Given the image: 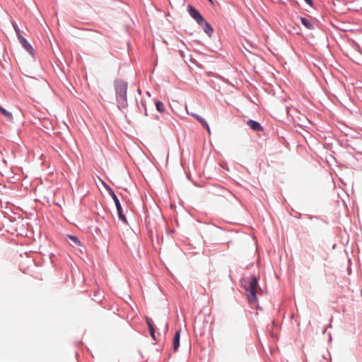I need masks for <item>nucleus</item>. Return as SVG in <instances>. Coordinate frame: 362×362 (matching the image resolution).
Masks as SVG:
<instances>
[{
  "label": "nucleus",
  "mask_w": 362,
  "mask_h": 362,
  "mask_svg": "<svg viewBox=\"0 0 362 362\" xmlns=\"http://www.w3.org/2000/svg\"><path fill=\"white\" fill-rule=\"evenodd\" d=\"M309 5H311L312 4V1L311 0H305Z\"/></svg>",
  "instance_id": "nucleus-16"
},
{
  "label": "nucleus",
  "mask_w": 362,
  "mask_h": 362,
  "mask_svg": "<svg viewBox=\"0 0 362 362\" xmlns=\"http://www.w3.org/2000/svg\"><path fill=\"white\" fill-rule=\"evenodd\" d=\"M0 112L4 116L6 117V118H8L9 120H12L13 119V115H12V113L7 111L6 109H4L3 107L0 106Z\"/></svg>",
  "instance_id": "nucleus-12"
},
{
  "label": "nucleus",
  "mask_w": 362,
  "mask_h": 362,
  "mask_svg": "<svg viewBox=\"0 0 362 362\" xmlns=\"http://www.w3.org/2000/svg\"><path fill=\"white\" fill-rule=\"evenodd\" d=\"M156 107L157 110L159 111L160 112H163L165 111V105L160 101H157L156 103Z\"/></svg>",
  "instance_id": "nucleus-13"
},
{
  "label": "nucleus",
  "mask_w": 362,
  "mask_h": 362,
  "mask_svg": "<svg viewBox=\"0 0 362 362\" xmlns=\"http://www.w3.org/2000/svg\"><path fill=\"white\" fill-rule=\"evenodd\" d=\"M13 27H14V29H15V31H16V34L18 35V37H19V36H22L21 35V31H20V29L18 28V27L17 25H13Z\"/></svg>",
  "instance_id": "nucleus-15"
},
{
  "label": "nucleus",
  "mask_w": 362,
  "mask_h": 362,
  "mask_svg": "<svg viewBox=\"0 0 362 362\" xmlns=\"http://www.w3.org/2000/svg\"><path fill=\"white\" fill-rule=\"evenodd\" d=\"M110 194L112 196V199H113V200L115 202V204L116 205L119 219L121 221H122L124 223H127V220H126L125 216L123 214L122 208V206H121V204L119 203V201L117 197L116 196V194L114 193V192L112 189H110Z\"/></svg>",
  "instance_id": "nucleus-3"
},
{
  "label": "nucleus",
  "mask_w": 362,
  "mask_h": 362,
  "mask_svg": "<svg viewBox=\"0 0 362 362\" xmlns=\"http://www.w3.org/2000/svg\"><path fill=\"white\" fill-rule=\"evenodd\" d=\"M187 114L190 115L194 118H195L197 120H198L202 124V125L207 130L208 134H211L210 127H209L208 123L206 122V121L203 117H202L201 116L198 115L197 114L193 113V112H187Z\"/></svg>",
  "instance_id": "nucleus-5"
},
{
  "label": "nucleus",
  "mask_w": 362,
  "mask_h": 362,
  "mask_svg": "<svg viewBox=\"0 0 362 362\" xmlns=\"http://www.w3.org/2000/svg\"><path fill=\"white\" fill-rule=\"evenodd\" d=\"M202 25H204V28H204V32L209 36H211V34L213 33V31H214V29L211 27V25L208 22H206V21H204V22L203 23Z\"/></svg>",
  "instance_id": "nucleus-10"
},
{
  "label": "nucleus",
  "mask_w": 362,
  "mask_h": 362,
  "mask_svg": "<svg viewBox=\"0 0 362 362\" xmlns=\"http://www.w3.org/2000/svg\"><path fill=\"white\" fill-rule=\"evenodd\" d=\"M146 323L148 325V329H149L150 334H151V337L153 339H156V337H155V329L153 327L152 320L150 318H148V317H146Z\"/></svg>",
  "instance_id": "nucleus-9"
},
{
  "label": "nucleus",
  "mask_w": 362,
  "mask_h": 362,
  "mask_svg": "<svg viewBox=\"0 0 362 362\" xmlns=\"http://www.w3.org/2000/svg\"><path fill=\"white\" fill-rule=\"evenodd\" d=\"M180 331L178 330L176 332L174 339H173V350L175 351H177L180 346Z\"/></svg>",
  "instance_id": "nucleus-8"
},
{
  "label": "nucleus",
  "mask_w": 362,
  "mask_h": 362,
  "mask_svg": "<svg viewBox=\"0 0 362 362\" xmlns=\"http://www.w3.org/2000/svg\"><path fill=\"white\" fill-rule=\"evenodd\" d=\"M247 125L254 131L258 132V131H262L263 128L261 126V124L252 119H249L247 122Z\"/></svg>",
  "instance_id": "nucleus-7"
},
{
  "label": "nucleus",
  "mask_w": 362,
  "mask_h": 362,
  "mask_svg": "<svg viewBox=\"0 0 362 362\" xmlns=\"http://www.w3.org/2000/svg\"><path fill=\"white\" fill-rule=\"evenodd\" d=\"M300 21L301 23L308 29L313 30L314 28L313 25L310 22V21L304 17H300Z\"/></svg>",
  "instance_id": "nucleus-11"
},
{
  "label": "nucleus",
  "mask_w": 362,
  "mask_h": 362,
  "mask_svg": "<svg viewBox=\"0 0 362 362\" xmlns=\"http://www.w3.org/2000/svg\"><path fill=\"white\" fill-rule=\"evenodd\" d=\"M209 1H211V0H209Z\"/></svg>",
  "instance_id": "nucleus-17"
},
{
  "label": "nucleus",
  "mask_w": 362,
  "mask_h": 362,
  "mask_svg": "<svg viewBox=\"0 0 362 362\" xmlns=\"http://www.w3.org/2000/svg\"><path fill=\"white\" fill-rule=\"evenodd\" d=\"M19 40L25 48L26 51H28L32 56L35 55V51L33 47L29 44V42L24 38L23 36H19Z\"/></svg>",
  "instance_id": "nucleus-6"
},
{
  "label": "nucleus",
  "mask_w": 362,
  "mask_h": 362,
  "mask_svg": "<svg viewBox=\"0 0 362 362\" xmlns=\"http://www.w3.org/2000/svg\"><path fill=\"white\" fill-rule=\"evenodd\" d=\"M247 298L250 304L257 303V295L261 292V288L258 285L257 277L252 276L247 281V285L245 286Z\"/></svg>",
  "instance_id": "nucleus-1"
},
{
  "label": "nucleus",
  "mask_w": 362,
  "mask_h": 362,
  "mask_svg": "<svg viewBox=\"0 0 362 362\" xmlns=\"http://www.w3.org/2000/svg\"><path fill=\"white\" fill-rule=\"evenodd\" d=\"M67 238L69 239H70L74 245H76L77 246H80L81 245V242L78 240L77 237L74 236V235H68Z\"/></svg>",
  "instance_id": "nucleus-14"
},
{
  "label": "nucleus",
  "mask_w": 362,
  "mask_h": 362,
  "mask_svg": "<svg viewBox=\"0 0 362 362\" xmlns=\"http://www.w3.org/2000/svg\"><path fill=\"white\" fill-rule=\"evenodd\" d=\"M117 99L119 107H124L127 105V83L122 80H117L115 83Z\"/></svg>",
  "instance_id": "nucleus-2"
},
{
  "label": "nucleus",
  "mask_w": 362,
  "mask_h": 362,
  "mask_svg": "<svg viewBox=\"0 0 362 362\" xmlns=\"http://www.w3.org/2000/svg\"><path fill=\"white\" fill-rule=\"evenodd\" d=\"M188 12L192 18H193L198 24L202 25L204 22V18L200 13L192 6H189Z\"/></svg>",
  "instance_id": "nucleus-4"
}]
</instances>
